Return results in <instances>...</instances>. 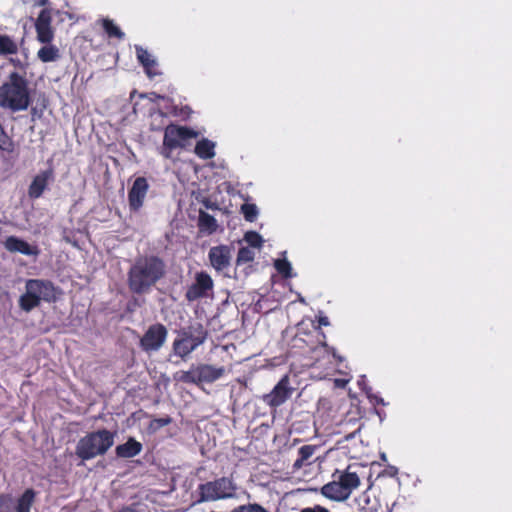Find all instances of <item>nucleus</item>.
Instances as JSON below:
<instances>
[{
  "instance_id": "nucleus-29",
  "label": "nucleus",
  "mask_w": 512,
  "mask_h": 512,
  "mask_svg": "<svg viewBox=\"0 0 512 512\" xmlns=\"http://www.w3.org/2000/svg\"><path fill=\"white\" fill-rule=\"evenodd\" d=\"M244 239L253 248H260L263 244L262 236L255 231L247 232Z\"/></svg>"
},
{
  "instance_id": "nucleus-6",
  "label": "nucleus",
  "mask_w": 512,
  "mask_h": 512,
  "mask_svg": "<svg viewBox=\"0 0 512 512\" xmlns=\"http://www.w3.org/2000/svg\"><path fill=\"white\" fill-rule=\"evenodd\" d=\"M51 22V12L48 9H43L35 22L37 39L39 42L45 44L38 50L37 57L44 63L54 62L60 58L59 49L55 45L51 44V41L54 38Z\"/></svg>"
},
{
  "instance_id": "nucleus-11",
  "label": "nucleus",
  "mask_w": 512,
  "mask_h": 512,
  "mask_svg": "<svg viewBox=\"0 0 512 512\" xmlns=\"http://www.w3.org/2000/svg\"><path fill=\"white\" fill-rule=\"evenodd\" d=\"M294 388L290 384L288 375L283 376L275 385L272 391L263 396V401L272 408H276L284 404L291 396Z\"/></svg>"
},
{
  "instance_id": "nucleus-25",
  "label": "nucleus",
  "mask_w": 512,
  "mask_h": 512,
  "mask_svg": "<svg viewBox=\"0 0 512 512\" xmlns=\"http://www.w3.org/2000/svg\"><path fill=\"white\" fill-rule=\"evenodd\" d=\"M16 52V42L9 36L0 34V55L15 54Z\"/></svg>"
},
{
  "instance_id": "nucleus-7",
  "label": "nucleus",
  "mask_w": 512,
  "mask_h": 512,
  "mask_svg": "<svg viewBox=\"0 0 512 512\" xmlns=\"http://www.w3.org/2000/svg\"><path fill=\"white\" fill-rule=\"evenodd\" d=\"M206 338L207 331L202 325H192L179 332L178 337L173 342V352L180 358L185 359L202 345Z\"/></svg>"
},
{
  "instance_id": "nucleus-5",
  "label": "nucleus",
  "mask_w": 512,
  "mask_h": 512,
  "mask_svg": "<svg viewBox=\"0 0 512 512\" xmlns=\"http://www.w3.org/2000/svg\"><path fill=\"white\" fill-rule=\"evenodd\" d=\"M115 433L106 429L91 432L82 437L75 449L76 455L82 460H90L104 455L114 444Z\"/></svg>"
},
{
  "instance_id": "nucleus-9",
  "label": "nucleus",
  "mask_w": 512,
  "mask_h": 512,
  "mask_svg": "<svg viewBox=\"0 0 512 512\" xmlns=\"http://www.w3.org/2000/svg\"><path fill=\"white\" fill-rule=\"evenodd\" d=\"M237 486L231 478L222 477L199 486L200 500L204 502L236 497Z\"/></svg>"
},
{
  "instance_id": "nucleus-26",
  "label": "nucleus",
  "mask_w": 512,
  "mask_h": 512,
  "mask_svg": "<svg viewBox=\"0 0 512 512\" xmlns=\"http://www.w3.org/2000/svg\"><path fill=\"white\" fill-rule=\"evenodd\" d=\"M103 28L105 32L109 35V37H116L119 39L124 38V33L120 30V28L109 19L103 20Z\"/></svg>"
},
{
  "instance_id": "nucleus-15",
  "label": "nucleus",
  "mask_w": 512,
  "mask_h": 512,
  "mask_svg": "<svg viewBox=\"0 0 512 512\" xmlns=\"http://www.w3.org/2000/svg\"><path fill=\"white\" fill-rule=\"evenodd\" d=\"M136 56L139 63L143 66L146 75L153 78L160 74L158 62L153 54L140 45H135Z\"/></svg>"
},
{
  "instance_id": "nucleus-4",
  "label": "nucleus",
  "mask_w": 512,
  "mask_h": 512,
  "mask_svg": "<svg viewBox=\"0 0 512 512\" xmlns=\"http://www.w3.org/2000/svg\"><path fill=\"white\" fill-rule=\"evenodd\" d=\"M60 291L52 282L43 279H29L25 284V293L19 298V306L25 312L38 307L41 302H55Z\"/></svg>"
},
{
  "instance_id": "nucleus-8",
  "label": "nucleus",
  "mask_w": 512,
  "mask_h": 512,
  "mask_svg": "<svg viewBox=\"0 0 512 512\" xmlns=\"http://www.w3.org/2000/svg\"><path fill=\"white\" fill-rule=\"evenodd\" d=\"M197 136L198 133L192 129L173 124L168 125L164 131L163 144L159 148V153L164 158L171 159L175 149L184 147L187 140Z\"/></svg>"
},
{
  "instance_id": "nucleus-30",
  "label": "nucleus",
  "mask_w": 512,
  "mask_h": 512,
  "mask_svg": "<svg viewBox=\"0 0 512 512\" xmlns=\"http://www.w3.org/2000/svg\"><path fill=\"white\" fill-rule=\"evenodd\" d=\"M255 257L254 251L249 247H242L237 256V263H248L252 261Z\"/></svg>"
},
{
  "instance_id": "nucleus-32",
  "label": "nucleus",
  "mask_w": 512,
  "mask_h": 512,
  "mask_svg": "<svg viewBox=\"0 0 512 512\" xmlns=\"http://www.w3.org/2000/svg\"><path fill=\"white\" fill-rule=\"evenodd\" d=\"M12 499L9 496H0V512H10Z\"/></svg>"
},
{
  "instance_id": "nucleus-31",
  "label": "nucleus",
  "mask_w": 512,
  "mask_h": 512,
  "mask_svg": "<svg viewBox=\"0 0 512 512\" xmlns=\"http://www.w3.org/2000/svg\"><path fill=\"white\" fill-rule=\"evenodd\" d=\"M231 512H269L263 506L257 503L241 505L233 509Z\"/></svg>"
},
{
  "instance_id": "nucleus-14",
  "label": "nucleus",
  "mask_w": 512,
  "mask_h": 512,
  "mask_svg": "<svg viewBox=\"0 0 512 512\" xmlns=\"http://www.w3.org/2000/svg\"><path fill=\"white\" fill-rule=\"evenodd\" d=\"M148 188V182L144 177L135 179L128 193V202L131 210L138 211L142 207Z\"/></svg>"
},
{
  "instance_id": "nucleus-13",
  "label": "nucleus",
  "mask_w": 512,
  "mask_h": 512,
  "mask_svg": "<svg viewBox=\"0 0 512 512\" xmlns=\"http://www.w3.org/2000/svg\"><path fill=\"white\" fill-rule=\"evenodd\" d=\"M232 254L233 248L229 245L211 247L208 252L209 263L217 272H221L230 266Z\"/></svg>"
},
{
  "instance_id": "nucleus-10",
  "label": "nucleus",
  "mask_w": 512,
  "mask_h": 512,
  "mask_svg": "<svg viewBox=\"0 0 512 512\" xmlns=\"http://www.w3.org/2000/svg\"><path fill=\"white\" fill-rule=\"evenodd\" d=\"M168 331L162 324L151 325L140 340L141 348L147 352L158 351L165 343Z\"/></svg>"
},
{
  "instance_id": "nucleus-20",
  "label": "nucleus",
  "mask_w": 512,
  "mask_h": 512,
  "mask_svg": "<svg viewBox=\"0 0 512 512\" xmlns=\"http://www.w3.org/2000/svg\"><path fill=\"white\" fill-rule=\"evenodd\" d=\"M142 450V444L134 438H129L124 444L116 447V454L121 458H132L138 455Z\"/></svg>"
},
{
  "instance_id": "nucleus-33",
  "label": "nucleus",
  "mask_w": 512,
  "mask_h": 512,
  "mask_svg": "<svg viewBox=\"0 0 512 512\" xmlns=\"http://www.w3.org/2000/svg\"><path fill=\"white\" fill-rule=\"evenodd\" d=\"M366 394H367V397L369 398L371 404L383 405V406L386 405V403L384 402V400L381 397H379L371 392V389L367 390Z\"/></svg>"
},
{
  "instance_id": "nucleus-23",
  "label": "nucleus",
  "mask_w": 512,
  "mask_h": 512,
  "mask_svg": "<svg viewBox=\"0 0 512 512\" xmlns=\"http://www.w3.org/2000/svg\"><path fill=\"white\" fill-rule=\"evenodd\" d=\"M35 500V492L32 489H27L21 497L17 500L15 512H30L31 507Z\"/></svg>"
},
{
  "instance_id": "nucleus-17",
  "label": "nucleus",
  "mask_w": 512,
  "mask_h": 512,
  "mask_svg": "<svg viewBox=\"0 0 512 512\" xmlns=\"http://www.w3.org/2000/svg\"><path fill=\"white\" fill-rule=\"evenodd\" d=\"M4 247L10 252H19L27 256H36L39 251L36 246H32L26 241L10 236L4 241Z\"/></svg>"
},
{
  "instance_id": "nucleus-2",
  "label": "nucleus",
  "mask_w": 512,
  "mask_h": 512,
  "mask_svg": "<svg viewBox=\"0 0 512 512\" xmlns=\"http://www.w3.org/2000/svg\"><path fill=\"white\" fill-rule=\"evenodd\" d=\"M28 82L17 73L0 86V108L16 113L28 109L31 104Z\"/></svg>"
},
{
  "instance_id": "nucleus-24",
  "label": "nucleus",
  "mask_w": 512,
  "mask_h": 512,
  "mask_svg": "<svg viewBox=\"0 0 512 512\" xmlns=\"http://www.w3.org/2000/svg\"><path fill=\"white\" fill-rule=\"evenodd\" d=\"M282 255L283 258L274 261V267L284 278H292L294 274L291 263L286 259V251L282 252Z\"/></svg>"
},
{
  "instance_id": "nucleus-16",
  "label": "nucleus",
  "mask_w": 512,
  "mask_h": 512,
  "mask_svg": "<svg viewBox=\"0 0 512 512\" xmlns=\"http://www.w3.org/2000/svg\"><path fill=\"white\" fill-rule=\"evenodd\" d=\"M53 170L47 169L39 172L34 179L32 180L28 194L30 198L37 199L39 198L43 192L48 187L49 183L53 180Z\"/></svg>"
},
{
  "instance_id": "nucleus-28",
  "label": "nucleus",
  "mask_w": 512,
  "mask_h": 512,
  "mask_svg": "<svg viewBox=\"0 0 512 512\" xmlns=\"http://www.w3.org/2000/svg\"><path fill=\"white\" fill-rule=\"evenodd\" d=\"M179 380L185 383H199L197 366L191 367L188 371L180 372Z\"/></svg>"
},
{
  "instance_id": "nucleus-34",
  "label": "nucleus",
  "mask_w": 512,
  "mask_h": 512,
  "mask_svg": "<svg viewBox=\"0 0 512 512\" xmlns=\"http://www.w3.org/2000/svg\"><path fill=\"white\" fill-rule=\"evenodd\" d=\"M359 510L362 511L370 504V497L367 492L362 493L359 497Z\"/></svg>"
},
{
  "instance_id": "nucleus-22",
  "label": "nucleus",
  "mask_w": 512,
  "mask_h": 512,
  "mask_svg": "<svg viewBox=\"0 0 512 512\" xmlns=\"http://www.w3.org/2000/svg\"><path fill=\"white\" fill-rule=\"evenodd\" d=\"M198 226L201 232L210 235L217 230L218 224L213 216L207 212L201 211L199 214Z\"/></svg>"
},
{
  "instance_id": "nucleus-3",
  "label": "nucleus",
  "mask_w": 512,
  "mask_h": 512,
  "mask_svg": "<svg viewBox=\"0 0 512 512\" xmlns=\"http://www.w3.org/2000/svg\"><path fill=\"white\" fill-rule=\"evenodd\" d=\"M332 477L331 482L322 486L321 494L335 502L346 501L361 484L356 465H349L344 470L337 469Z\"/></svg>"
},
{
  "instance_id": "nucleus-35",
  "label": "nucleus",
  "mask_w": 512,
  "mask_h": 512,
  "mask_svg": "<svg viewBox=\"0 0 512 512\" xmlns=\"http://www.w3.org/2000/svg\"><path fill=\"white\" fill-rule=\"evenodd\" d=\"M300 512H330L327 508L315 505L314 507L303 508Z\"/></svg>"
},
{
  "instance_id": "nucleus-21",
  "label": "nucleus",
  "mask_w": 512,
  "mask_h": 512,
  "mask_svg": "<svg viewBox=\"0 0 512 512\" xmlns=\"http://www.w3.org/2000/svg\"><path fill=\"white\" fill-rule=\"evenodd\" d=\"M215 142L209 139H201L195 146V153L201 159H211L215 156Z\"/></svg>"
},
{
  "instance_id": "nucleus-18",
  "label": "nucleus",
  "mask_w": 512,
  "mask_h": 512,
  "mask_svg": "<svg viewBox=\"0 0 512 512\" xmlns=\"http://www.w3.org/2000/svg\"><path fill=\"white\" fill-rule=\"evenodd\" d=\"M316 445H304L298 450V458L294 461L292 466L293 473L298 472L300 469L313 464V456L317 450Z\"/></svg>"
},
{
  "instance_id": "nucleus-12",
  "label": "nucleus",
  "mask_w": 512,
  "mask_h": 512,
  "mask_svg": "<svg viewBox=\"0 0 512 512\" xmlns=\"http://www.w3.org/2000/svg\"><path fill=\"white\" fill-rule=\"evenodd\" d=\"M213 286V280L207 272H197L195 281L186 292V298L188 301H195L199 298L206 297L208 292L213 289Z\"/></svg>"
},
{
  "instance_id": "nucleus-37",
  "label": "nucleus",
  "mask_w": 512,
  "mask_h": 512,
  "mask_svg": "<svg viewBox=\"0 0 512 512\" xmlns=\"http://www.w3.org/2000/svg\"><path fill=\"white\" fill-rule=\"evenodd\" d=\"M347 380H344V379H336L335 380V384L337 387H340V388H344L345 385L347 384Z\"/></svg>"
},
{
  "instance_id": "nucleus-27",
  "label": "nucleus",
  "mask_w": 512,
  "mask_h": 512,
  "mask_svg": "<svg viewBox=\"0 0 512 512\" xmlns=\"http://www.w3.org/2000/svg\"><path fill=\"white\" fill-rule=\"evenodd\" d=\"M241 212L244 215V218L249 222L255 221L259 213L257 206L252 203L243 204L241 206Z\"/></svg>"
},
{
  "instance_id": "nucleus-36",
  "label": "nucleus",
  "mask_w": 512,
  "mask_h": 512,
  "mask_svg": "<svg viewBox=\"0 0 512 512\" xmlns=\"http://www.w3.org/2000/svg\"><path fill=\"white\" fill-rule=\"evenodd\" d=\"M317 322L319 326H329L330 322L327 316L323 315L322 313H319L317 316Z\"/></svg>"
},
{
  "instance_id": "nucleus-19",
  "label": "nucleus",
  "mask_w": 512,
  "mask_h": 512,
  "mask_svg": "<svg viewBox=\"0 0 512 512\" xmlns=\"http://www.w3.org/2000/svg\"><path fill=\"white\" fill-rule=\"evenodd\" d=\"M198 380L200 382L211 383L223 376L225 373L224 367H216L208 364L197 365Z\"/></svg>"
},
{
  "instance_id": "nucleus-1",
  "label": "nucleus",
  "mask_w": 512,
  "mask_h": 512,
  "mask_svg": "<svg viewBox=\"0 0 512 512\" xmlns=\"http://www.w3.org/2000/svg\"><path fill=\"white\" fill-rule=\"evenodd\" d=\"M165 265L157 257L139 258L128 273L129 289L136 294H146L164 276Z\"/></svg>"
}]
</instances>
